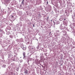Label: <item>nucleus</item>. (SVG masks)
I'll return each mask as SVG.
<instances>
[{
    "mask_svg": "<svg viewBox=\"0 0 75 75\" xmlns=\"http://www.w3.org/2000/svg\"><path fill=\"white\" fill-rule=\"evenodd\" d=\"M28 48L29 49V50L30 51V53H31V54L29 55V56L30 57L33 54H34V52L36 51V50L35 48L34 47V46L33 45L29 46L28 47Z\"/></svg>",
    "mask_w": 75,
    "mask_h": 75,
    "instance_id": "1",
    "label": "nucleus"
},
{
    "mask_svg": "<svg viewBox=\"0 0 75 75\" xmlns=\"http://www.w3.org/2000/svg\"><path fill=\"white\" fill-rule=\"evenodd\" d=\"M69 15V12L65 11L64 13V15H62L60 16V18L59 20V21H62L64 20L63 17H68Z\"/></svg>",
    "mask_w": 75,
    "mask_h": 75,
    "instance_id": "2",
    "label": "nucleus"
},
{
    "mask_svg": "<svg viewBox=\"0 0 75 75\" xmlns=\"http://www.w3.org/2000/svg\"><path fill=\"white\" fill-rule=\"evenodd\" d=\"M14 56H13L12 54H9L8 56V58L7 60V61H8V62H10V61L11 62L14 61L15 58Z\"/></svg>",
    "mask_w": 75,
    "mask_h": 75,
    "instance_id": "3",
    "label": "nucleus"
},
{
    "mask_svg": "<svg viewBox=\"0 0 75 75\" xmlns=\"http://www.w3.org/2000/svg\"><path fill=\"white\" fill-rule=\"evenodd\" d=\"M14 56H13L12 54H9L8 56V58L7 60V61H8V62H10V61L11 62L14 61L15 58Z\"/></svg>",
    "mask_w": 75,
    "mask_h": 75,
    "instance_id": "4",
    "label": "nucleus"
},
{
    "mask_svg": "<svg viewBox=\"0 0 75 75\" xmlns=\"http://www.w3.org/2000/svg\"><path fill=\"white\" fill-rule=\"evenodd\" d=\"M16 18H17V16H16V13H13L11 16V19L12 21H15Z\"/></svg>",
    "mask_w": 75,
    "mask_h": 75,
    "instance_id": "5",
    "label": "nucleus"
},
{
    "mask_svg": "<svg viewBox=\"0 0 75 75\" xmlns=\"http://www.w3.org/2000/svg\"><path fill=\"white\" fill-rule=\"evenodd\" d=\"M56 34L54 35V36L55 37H56V38H57L58 37V36H59L60 35H61V32H59V30H57L56 31Z\"/></svg>",
    "mask_w": 75,
    "mask_h": 75,
    "instance_id": "6",
    "label": "nucleus"
},
{
    "mask_svg": "<svg viewBox=\"0 0 75 75\" xmlns=\"http://www.w3.org/2000/svg\"><path fill=\"white\" fill-rule=\"evenodd\" d=\"M59 28L61 30H62L67 29V27H65L64 26L62 25V24H61L59 27Z\"/></svg>",
    "mask_w": 75,
    "mask_h": 75,
    "instance_id": "7",
    "label": "nucleus"
},
{
    "mask_svg": "<svg viewBox=\"0 0 75 75\" xmlns=\"http://www.w3.org/2000/svg\"><path fill=\"white\" fill-rule=\"evenodd\" d=\"M74 40L72 39H70L67 40V43L68 44H72Z\"/></svg>",
    "mask_w": 75,
    "mask_h": 75,
    "instance_id": "8",
    "label": "nucleus"
},
{
    "mask_svg": "<svg viewBox=\"0 0 75 75\" xmlns=\"http://www.w3.org/2000/svg\"><path fill=\"white\" fill-rule=\"evenodd\" d=\"M62 34L64 37H65L67 35V32L65 30H62Z\"/></svg>",
    "mask_w": 75,
    "mask_h": 75,
    "instance_id": "9",
    "label": "nucleus"
},
{
    "mask_svg": "<svg viewBox=\"0 0 75 75\" xmlns=\"http://www.w3.org/2000/svg\"><path fill=\"white\" fill-rule=\"evenodd\" d=\"M60 24V22L59 21L56 20H54V25H55V24Z\"/></svg>",
    "mask_w": 75,
    "mask_h": 75,
    "instance_id": "10",
    "label": "nucleus"
},
{
    "mask_svg": "<svg viewBox=\"0 0 75 75\" xmlns=\"http://www.w3.org/2000/svg\"><path fill=\"white\" fill-rule=\"evenodd\" d=\"M16 41H17V42H20V44H21V42H23V40L22 39H17L16 40Z\"/></svg>",
    "mask_w": 75,
    "mask_h": 75,
    "instance_id": "11",
    "label": "nucleus"
},
{
    "mask_svg": "<svg viewBox=\"0 0 75 75\" xmlns=\"http://www.w3.org/2000/svg\"><path fill=\"white\" fill-rule=\"evenodd\" d=\"M12 47H13V45H10L7 48V50H8V51H10V50H11V48H12Z\"/></svg>",
    "mask_w": 75,
    "mask_h": 75,
    "instance_id": "12",
    "label": "nucleus"
},
{
    "mask_svg": "<svg viewBox=\"0 0 75 75\" xmlns=\"http://www.w3.org/2000/svg\"><path fill=\"white\" fill-rule=\"evenodd\" d=\"M48 23L50 24H52L53 23L54 24V21L52 20H49L48 21Z\"/></svg>",
    "mask_w": 75,
    "mask_h": 75,
    "instance_id": "13",
    "label": "nucleus"
},
{
    "mask_svg": "<svg viewBox=\"0 0 75 75\" xmlns=\"http://www.w3.org/2000/svg\"><path fill=\"white\" fill-rule=\"evenodd\" d=\"M9 3V1L8 0H5L4 1V4L6 5V6H7V4Z\"/></svg>",
    "mask_w": 75,
    "mask_h": 75,
    "instance_id": "14",
    "label": "nucleus"
},
{
    "mask_svg": "<svg viewBox=\"0 0 75 75\" xmlns=\"http://www.w3.org/2000/svg\"><path fill=\"white\" fill-rule=\"evenodd\" d=\"M14 57H15L14 61L17 62L18 61H19V59L18 57H16V56L14 55Z\"/></svg>",
    "mask_w": 75,
    "mask_h": 75,
    "instance_id": "15",
    "label": "nucleus"
},
{
    "mask_svg": "<svg viewBox=\"0 0 75 75\" xmlns=\"http://www.w3.org/2000/svg\"><path fill=\"white\" fill-rule=\"evenodd\" d=\"M23 59H26V55H25L26 53H25V52H23Z\"/></svg>",
    "mask_w": 75,
    "mask_h": 75,
    "instance_id": "16",
    "label": "nucleus"
},
{
    "mask_svg": "<svg viewBox=\"0 0 75 75\" xmlns=\"http://www.w3.org/2000/svg\"><path fill=\"white\" fill-rule=\"evenodd\" d=\"M67 31H73V30H74V29H72V28L70 27V28H69V29H67Z\"/></svg>",
    "mask_w": 75,
    "mask_h": 75,
    "instance_id": "17",
    "label": "nucleus"
},
{
    "mask_svg": "<svg viewBox=\"0 0 75 75\" xmlns=\"http://www.w3.org/2000/svg\"><path fill=\"white\" fill-rule=\"evenodd\" d=\"M13 29L14 31H16V30H17V28H16V26H15L13 27Z\"/></svg>",
    "mask_w": 75,
    "mask_h": 75,
    "instance_id": "18",
    "label": "nucleus"
},
{
    "mask_svg": "<svg viewBox=\"0 0 75 75\" xmlns=\"http://www.w3.org/2000/svg\"><path fill=\"white\" fill-rule=\"evenodd\" d=\"M32 60V59L30 58H28V61H27V62H28V64L30 65V63H29V61H31Z\"/></svg>",
    "mask_w": 75,
    "mask_h": 75,
    "instance_id": "19",
    "label": "nucleus"
},
{
    "mask_svg": "<svg viewBox=\"0 0 75 75\" xmlns=\"http://www.w3.org/2000/svg\"><path fill=\"white\" fill-rule=\"evenodd\" d=\"M27 24H28L29 25H31V22H30V20L28 19L27 21Z\"/></svg>",
    "mask_w": 75,
    "mask_h": 75,
    "instance_id": "20",
    "label": "nucleus"
},
{
    "mask_svg": "<svg viewBox=\"0 0 75 75\" xmlns=\"http://www.w3.org/2000/svg\"><path fill=\"white\" fill-rule=\"evenodd\" d=\"M40 46V44H39L38 45V46L36 48L37 50H40V49H39Z\"/></svg>",
    "mask_w": 75,
    "mask_h": 75,
    "instance_id": "21",
    "label": "nucleus"
},
{
    "mask_svg": "<svg viewBox=\"0 0 75 75\" xmlns=\"http://www.w3.org/2000/svg\"><path fill=\"white\" fill-rule=\"evenodd\" d=\"M24 18V16L21 17V18H20V21H23Z\"/></svg>",
    "mask_w": 75,
    "mask_h": 75,
    "instance_id": "22",
    "label": "nucleus"
},
{
    "mask_svg": "<svg viewBox=\"0 0 75 75\" xmlns=\"http://www.w3.org/2000/svg\"><path fill=\"white\" fill-rule=\"evenodd\" d=\"M1 57H2V58L4 60H1V61H2V62H5V60H4V56H3V55L1 54Z\"/></svg>",
    "mask_w": 75,
    "mask_h": 75,
    "instance_id": "23",
    "label": "nucleus"
},
{
    "mask_svg": "<svg viewBox=\"0 0 75 75\" xmlns=\"http://www.w3.org/2000/svg\"><path fill=\"white\" fill-rule=\"evenodd\" d=\"M44 31H48V28L47 27V26H45L44 27Z\"/></svg>",
    "mask_w": 75,
    "mask_h": 75,
    "instance_id": "24",
    "label": "nucleus"
},
{
    "mask_svg": "<svg viewBox=\"0 0 75 75\" xmlns=\"http://www.w3.org/2000/svg\"><path fill=\"white\" fill-rule=\"evenodd\" d=\"M63 24L64 25V27H67V26L68 25V23L65 22H63Z\"/></svg>",
    "mask_w": 75,
    "mask_h": 75,
    "instance_id": "25",
    "label": "nucleus"
},
{
    "mask_svg": "<svg viewBox=\"0 0 75 75\" xmlns=\"http://www.w3.org/2000/svg\"><path fill=\"white\" fill-rule=\"evenodd\" d=\"M71 16L72 17V18H73V19L75 18V12H74L73 13V15H71Z\"/></svg>",
    "mask_w": 75,
    "mask_h": 75,
    "instance_id": "26",
    "label": "nucleus"
},
{
    "mask_svg": "<svg viewBox=\"0 0 75 75\" xmlns=\"http://www.w3.org/2000/svg\"><path fill=\"white\" fill-rule=\"evenodd\" d=\"M21 48H22L23 50H26V47L25 46H22L21 47Z\"/></svg>",
    "mask_w": 75,
    "mask_h": 75,
    "instance_id": "27",
    "label": "nucleus"
},
{
    "mask_svg": "<svg viewBox=\"0 0 75 75\" xmlns=\"http://www.w3.org/2000/svg\"><path fill=\"white\" fill-rule=\"evenodd\" d=\"M6 29L8 30H11V28L9 26H8L7 27Z\"/></svg>",
    "mask_w": 75,
    "mask_h": 75,
    "instance_id": "28",
    "label": "nucleus"
},
{
    "mask_svg": "<svg viewBox=\"0 0 75 75\" xmlns=\"http://www.w3.org/2000/svg\"><path fill=\"white\" fill-rule=\"evenodd\" d=\"M24 73L25 74H28V70H27L26 69H25Z\"/></svg>",
    "mask_w": 75,
    "mask_h": 75,
    "instance_id": "29",
    "label": "nucleus"
},
{
    "mask_svg": "<svg viewBox=\"0 0 75 75\" xmlns=\"http://www.w3.org/2000/svg\"><path fill=\"white\" fill-rule=\"evenodd\" d=\"M60 41L61 42H62V43H63V42H65L64 41V39H63L62 38L60 40Z\"/></svg>",
    "mask_w": 75,
    "mask_h": 75,
    "instance_id": "30",
    "label": "nucleus"
},
{
    "mask_svg": "<svg viewBox=\"0 0 75 75\" xmlns=\"http://www.w3.org/2000/svg\"><path fill=\"white\" fill-rule=\"evenodd\" d=\"M25 1V0H23L21 2V4H22V5H24V4Z\"/></svg>",
    "mask_w": 75,
    "mask_h": 75,
    "instance_id": "31",
    "label": "nucleus"
},
{
    "mask_svg": "<svg viewBox=\"0 0 75 75\" xmlns=\"http://www.w3.org/2000/svg\"><path fill=\"white\" fill-rule=\"evenodd\" d=\"M62 39L64 40V42H66V41H67V38H66L64 37V38H62Z\"/></svg>",
    "mask_w": 75,
    "mask_h": 75,
    "instance_id": "32",
    "label": "nucleus"
},
{
    "mask_svg": "<svg viewBox=\"0 0 75 75\" xmlns=\"http://www.w3.org/2000/svg\"><path fill=\"white\" fill-rule=\"evenodd\" d=\"M69 26L71 28H73L72 27L74 26V24H71L70 25H69Z\"/></svg>",
    "mask_w": 75,
    "mask_h": 75,
    "instance_id": "33",
    "label": "nucleus"
},
{
    "mask_svg": "<svg viewBox=\"0 0 75 75\" xmlns=\"http://www.w3.org/2000/svg\"><path fill=\"white\" fill-rule=\"evenodd\" d=\"M17 52H20V48H18L17 49Z\"/></svg>",
    "mask_w": 75,
    "mask_h": 75,
    "instance_id": "34",
    "label": "nucleus"
},
{
    "mask_svg": "<svg viewBox=\"0 0 75 75\" xmlns=\"http://www.w3.org/2000/svg\"><path fill=\"white\" fill-rule=\"evenodd\" d=\"M19 25H20V26H22L23 24H22V23H21V22L20 21V23H19Z\"/></svg>",
    "mask_w": 75,
    "mask_h": 75,
    "instance_id": "35",
    "label": "nucleus"
},
{
    "mask_svg": "<svg viewBox=\"0 0 75 75\" xmlns=\"http://www.w3.org/2000/svg\"><path fill=\"white\" fill-rule=\"evenodd\" d=\"M69 60H70V61H72V57H69Z\"/></svg>",
    "mask_w": 75,
    "mask_h": 75,
    "instance_id": "36",
    "label": "nucleus"
},
{
    "mask_svg": "<svg viewBox=\"0 0 75 75\" xmlns=\"http://www.w3.org/2000/svg\"><path fill=\"white\" fill-rule=\"evenodd\" d=\"M0 33H4V31L1 29L0 30Z\"/></svg>",
    "mask_w": 75,
    "mask_h": 75,
    "instance_id": "37",
    "label": "nucleus"
},
{
    "mask_svg": "<svg viewBox=\"0 0 75 75\" xmlns=\"http://www.w3.org/2000/svg\"><path fill=\"white\" fill-rule=\"evenodd\" d=\"M31 73L30 72V71H29V73H28V74H25V75H31Z\"/></svg>",
    "mask_w": 75,
    "mask_h": 75,
    "instance_id": "38",
    "label": "nucleus"
},
{
    "mask_svg": "<svg viewBox=\"0 0 75 75\" xmlns=\"http://www.w3.org/2000/svg\"><path fill=\"white\" fill-rule=\"evenodd\" d=\"M6 67V65L5 64H3L2 66V68H5Z\"/></svg>",
    "mask_w": 75,
    "mask_h": 75,
    "instance_id": "39",
    "label": "nucleus"
},
{
    "mask_svg": "<svg viewBox=\"0 0 75 75\" xmlns=\"http://www.w3.org/2000/svg\"><path fill=\"white\" fill-rule=\"evenodd\" d=\"M19 68L18 67H16V70L17 71H18V70H19Z\"/></svg>",
    "mask_w": 75,
    "mask_h": 75,
    "instance_id": "40",
    "label": "nucleus"
},
{
    "mask_svg": "<svg viewBox=\"0 0 75 75\" xmlns=\"http://www.w3.org/2000/svg\"><path fill=\"white\" fill-rule=\"evenodd\" d=\"M4 43H5L6 44H8V43H7V41H6L5 40H4L3 41Z\"/></svg>",
    "mask_w": 75,
    "mask_h": 75,
    "instance_id": "41",
    "label": "nucleus"
},
{
    "mask_svg": "<svg viewBox=\"0 0 75 75\" xmlns=\"http://www.w3.org/2000/svg\"><path fill=\"white\" fill-rule=\"evenodd\" d=\"M25 42H28V39H27V38H25Z\"/></svg>",
    "mask_w": 75,
    "mask_h": 75,
    "instance_id": "42",
    "label": "nucleus"
},
{
    "mask_svg": "<svg viewBox=\"0 0 75 75\" xmlns=\"http://www.w3.org/2000/svg\"><path fill=\"white\" fill-rule=\"evenodd\" d=\"M9 38H13V35H9Z\"/></svg>",
    "mask_w": 75,
    "mask_h": 75,
    "instance_id": "43",
    "label": "nucleus"
},
{
    "mask_svg": "<svg viewBox=\"0 0 75 75\" xmlns=\"http://www.w3.org/2000/svg\"><path fill=\"white\" fill-rule=\"evenodd\" d=\"M2 47L3 48H5L6 47V45H2Z\"/></svg>",
    "mask_w": 75,
    "mask_h": 75,
    "instance_id": "44",
    "label": "nucleus"
},
{
    "mask_svg": "<svg viewBox=\"0 0 75 75\" xmlns=\"http://www.w3.org/2000/svg\"><path fill=\"white\" fill-rule=\"evenodd\" d=\"M30 43H31V42H27L26 43L27 45H29L30 44Z\"/></svg>",
    "mask_w": 75,
    "mask_h": 75,
    "instance_id": "45",
    "label": "nucleus"
},
{
    "mask_svg": "<svg viewBox=\"0 0 75 75\" xmlns=\"http://www.w3.org/2000/svg\"><path fill=\"white\" fill-rule=\"evenodd\" d=\"M59 13H62V10H59Z\"/></svg>",
    "mask_w": 75,
    "mask_h": 75,
    "instance_id": "46",
    "label": "nucleus"
},
{
    "mask_svg": "<svg viewBox=\"0 0 75 75\" xmlns=\"http://www.w3.org/2000/svg\"><path fill=\"white\" fill-rule=\"evenodd\" d=\"M6 34L7 35H9V34H10V32L8 31L6 33Z\"/></svg>",
    "mask_w": 75,
    "mask_h": 75,
    "instance_id": "47",
    "label": "nucleus"
},
{
    "mask_svg": "<svg viewBox=\"0 0 75 75\" xmlns=\"http://www.w3.org/2000/svg\"><path fill=\"white\" fill-rule=\"evenodd\" d=\"M45 3H46L47 4H48V1L47 0V1H46L45 2Z\"/></svg>",
    "mask_w": 75,
    "mask_h": 75,
    "instance_id": "48",
    "label": "nucleus"
},
{
    "mask_svg": "<svg viewBox=\"0 0 75 75\" xmlns=\"http://www.w3.org/2000/svg\"><path fill=\"white\" fill-rule=\"evenodd\" d=\"M10 9H11V10H13V9H14V8L12 7L11 6Z\"/></svg>",
    "mask_w": 75,
    "mask_h": 75,
    "instance_id": "49",
    "label": "nucleus"
},
{
    "mask_svg": "<svg viewBox=\"0 0 75 75\" xmlns=\"http://www.w3.org/2000/svg\"><path fill=\"white\" fill-rule=\"evenodd\" d=\"M70 11L71 14H72L73 13V12H72V10H71Z\"/></svg>",
    "mask_w": 75,
    "mask_h": 75,
    "instance_id": "50",
    "label": "nucleus"
},
{
    "mask_svg": "<svg viewBox=\"0 0 75 75\" xmlns=\"http://www.w3.org/2000/svg\"><path fill=\"white\" fill-rule=\"evenodd\" d=\"M21 47H23V43H21Z\"/></svg>",
    "mask_w": 75,
    "mask_h": 75,
    "instance_id": "51",
    "label": "nucleus"
},
{
    "mask_svg": "<svg viewBox=\"0 0 75 75\" xmlns=\"http://www.w3.org/2000/svg\"><path fill=\"white\" fill-rule=\"evenodd\" d=\"M48 19H49V16H48L46 19L47 21H48Z\"/></svg>",
    "mask_w": 75,
    "mask_h": 75,
    "instance_id": "52",
    "label": "nucleus"
},
{
    "mask_svg": "<svg viewBox=\"0 0 75 75\" xmlns=\"http://www.w3.org/2000/svg\"><path fill=\"white\" fill-rule=\"evenodd\" d=\"M74 45H75V42H74V41L73 42H72V43Z\"/></svg>",
    "mask_w": 75,
    "mask_h": 75,
    "instance_id": "53",
    "label": "nucleus"
},
{
    "mask_svg": "<svg viewBox=\"0 0 75 75\" xmlns=\"http://www.w3.org/2000/svg\"><path fill=\"white\" fill-rule=\"evenodd\" d=\"M61 62H62V61H61V62H60V63H59V64L61 65H61H62L63 64L62 63H61Z\"/></svg>",
    "mask_w": 75,
    "mask_h": 75,
    "instance_id": "54",
    "label": "nucleus"
},
{
    "mask_svg": "<svg viewBox=\"0 0 75 75\" xmlns=\"http://www.w3.org/2000/svg\"><path fill=\"white\" fill-rule=\"evenodd\" d=\"M64 22H65V21H67V19H66V18H64Z\"/></svg>",
    "mask_w": 75,
    "mask_h": 75,
    "instance_id": "55",
    "label": "nucleus"
},
{
    "mask_svg": "<svg viewBox=\"0 0 75 75\" xmlns=\"http://www.w3.org/2000/svg\"><path fill=\"white\" fill-rule=\"evenodd\" d=\"M40 8L41 10H42V6H40Z\"/></svg>",
    "mask_w": 75,
    "mask_h": 75,
    "instance_id": "56",
    "label": "nucleus"
},
{
    "mask_svg": "<svg viewBox=\"0 0 75 75\" xmlns=\"http://www.w3.org/2000/svg\"><path fill=\"white\" fill-rule=\"evenodd\" d=\"M34 38L35 40H37V41H38V39H37L36 37H34Z\"/></svg>",
    "mask_w": 75,
    "mask_h": 75,
    "instance_id": "57",
    "label": "nucleus"
},
{
    "mask_svg": "<svg viewBox=\"0 0 75 75\" xmlns=\"http://www.w3.org/2000/svg\"><path fill=\"white\" fill-rule=\"evenodd\" d=\"M3 28V27L2 26H0V30H1L2 28Z\"/></svg>",
    "mask_w": 75,
    "mask_h": 75,
    "instance_id": "58",
    "label": "nucleus"
},
{
    "mask_svg": "<svg viewBox=\"0 0 75 75\" xmlns=\"http://www.w3.org/2000/svg\"><path fill=\"white\" fill-rule=\"evenodd\" d=\"M73 57L74 59H75V55L74 56V55Z\"/></svg>",
    "mask_w": 75,
    "mask_h": 75,
    "instance_id": "59",
    "label": "nucleus"
},
{
    "mask_svg": "<svg viewBox=\"0 0 75 75\" xmlns=\"http://www.w3.org/2000/svg\"><path fill=\"white\" fill-rule=\"evenodd\" d=\"M73 34L74 36H75V32L73 33Z\"/></svg>",
    "mask_w": 75,
    "mask_h": 75,
    "instance_id": "60",
    "label": "nucleus"
},
{
    "mask_svg": "<svg viewBox=\"0 0 75 75\" xmlns=\"http://www.w3.org/2000/svg\"><path fill=\"white\" fill-rule=\"evenodd\" d=\"M11 75H15V74H14V73H11Z\"/></svg>",
    "mask_w": 75,
    "mask_h": 75,
    "instance_id": "61",
    "label": "nucleus"
},
{
    "mask_svg": "<svg viewBox=\"0 0 75 75\" xmlns=\"http://www.w3.org/2000/svg\"><path fill=\"white\" fill-rule=\"evenodd\" d=\"M13 36L15 38H16V35H13Z\"/></svg>",
    "mask_w": 75,
    "mask_h": 75,
    "instance_id": "62",
    "label": "nucleus"
},
{
    "mask_svg": "<svg viewBox=\"0 0 75 75\" xmlns=\"http://www.w3.org/2000/svg\"><path fill=\"white\" fill-rule=\"evenodd\" d=\"M8 10H10V8L9 7H8Z\"/></svg>",
    "mask_w": 75,
    "mask_h": 75,
    "instance_id": "63",
    "label": "nucleus"
},
{
    "mask_svg": "<svg viewBox=\"0 0 75 75\" xmlns=\"http://www.w3.org/2000/svg\"><path fill=\"white\" fill-rule=\"evenodd\" d=\"M0 52H1L2 53V50H0Z\"/></svg>",
    "mask_w": 75,
    "mask_h": 75,
    "instance_id": "64",
    "label": "nucleus"
}]
</instances>
